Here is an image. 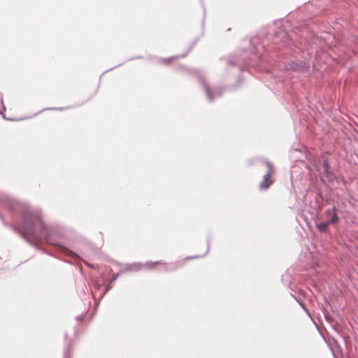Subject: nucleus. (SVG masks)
<instances>
[{"label": "nucleus", "mask_w": 358, "mask_h": 358, "mask_svg": "<svg viewBox=\"0 0 358 358\" xmlns=\"http://www.w3.org/2000/svg\"><path fill=\"white\" fill-rule=\"evenodd\" d=\"M148 265H149L150 268H152L156 265H161V266L166 267V263L163 261L150 262V263H148Z\"/></svg>", "instance_id": "nucleus-4"}, {"label": "nucleus", "mask_w": 358, "mask_h": 358, "mask_svg": "<svg viewBox=\"0 0 358 358\" xmlns=\"http://www.w3.org/2000/svg\"><path fill=\"white\" fill-rule=\"evenodd\" d=\"M328 167H329L328 162L327 161H324V169L327 173Z\"/></svg>", "instance_id": "nucleus-7"}, {"label": "nucleus", "mask_w": 358, "mask_h": 358, "mask_svg": "<svg viewBox=\"0 0 358 358\" xmlns=\"http://www.w3.org/2000/svg\"><path fill=\"white\" fill-rule=\"evenodd\" d=\"M331 211H332V216L329 222H330V224H335L338 222V217L336 214L337 209L336 207H334L331 210H327L326 213L329 214Z\"/></svg>", "instance_id": "nucleus-2"}, {"label": "nucleus", "mask_w": 358, "mask_h": 358, "mask_svg": "<svg viewBox=\"0 0 358 358\" xmlns=\"http://www.w3.org/2000/svg\"><path fill=\"white\" fill-rule=\"evenodd\" d=\"M27 234H29V235H33L34 236V229L32 227H29V228H27L26 229V231H25Z\"/></svg>", "instance_id": "nucleus-5"}, {"label": "nucleus", "mask_w": 358, "mask_h": 358, "mask_svg": "<svg viewBox=\"0 0 358 358\" xmlns=\"http://www.w3.org/2000/svg\"><path fill=\"white\" fill-rule=\"evenodd\" d=\"M330 224V222H322V223H319L317 224V228L320 231H327V228H328V226Z\"/></svg>", "instance_id": "nucleus-3"}, {"label": "nucleus", "mask_w": 358, "mask_h": 358, "mask_svg": "<svg viewBox=\"0 0 358 358\" xmlns=\"http://www.w3.org/2000/svg\"><path fill=\"white\" fill-rule=\"evenodd\" d=\"M266 166L268 167V171L259 184V189L262 190L267 189L273 183V180L272 179V176L274 174L273 165L270 162H267Z\"/></svg>", "instance_id": "nucleus-1"}, {"label": "nucleus", "mask_w": 358, "mask_h": 358, "mask_svg": "<svg viewBox=\"0 0 358 358\" xmlns=\"http://www.w3.org/2000/svg\"><path fill=\"white\" fill-rule=\"evenodd\" d=\"M117 277V275H115V276L113 278L112 280H116Z\"/></svg>", "instance_id": "nucleus-8"}, {"label": "nucleus", "mask_w": 358, "mask_h": 358, "mask_svg": "<svg viewBox=\"0 0 358 358\" xmlns=\"http://www.w3.org/2000/svg\"><path fill=\"white\" fill-rule=\"evenodd\" d=\"M173 58H169V59H163V63L165 64H169L171 62Z\"/></svg>", "instance_id": "nucleus-6"}]
</instances>
